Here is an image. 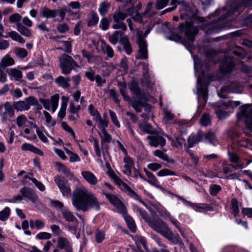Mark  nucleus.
<instances>
[{"label": "nucleus", "instance_id": "53", "mask_svg": "<svg viewBox=\"0 0 252 252\" xmlns=\"http://www.w3.org/2000/svg\"><path fill=\"white\" fill-rule=\"evenodd\" d=\"M238 202L237 200L235 198H233L231 200V212L232 213L236 216L237 215L239 212V207H238Z\"/></svg>", "mask_w": 252, "mask_h": 252}, {"label": "nucleus", "instance_id": "41", "mask_svg": "<svg viewBox=\"0 0 252 252\" xmlns=\"http://www.w3.org/2000/svg\"><path fill=\"white\" fill-rule=\"evenodd\" d=\"M125 37V36H124V37ZM123 37L124 38L121 32L119 31H115L111 35L109 36V39L111 43L115 44L117 43L119 39L121 40V39H122Z\"/></svg>", "mask_w": 252, "mask_h": 252}, {"label": "nucleus", "instance_id": "27", "mask_svg": "<svg viewBox=\"0 0 252 252\" xmlns=\"http://www.w3.org/2000/svg\"><path fill=\"white\" fill-rule=\"evenodd\" d=\"M21 149L23 151H31L40 156L43 155V153L41 150H40L33 145L28 143H25L23 144H22V145L21 146Z\"/></svg>", "mask_w": 252, "mask_h": 252}, {"label": "nucleus", "instance_id": "37", "mask_svg": "<svg viewBox=\"0 0 252 252\" xmlns=\"http://www.w3.org/2000/svg\"><path fill=\"white\" fill-rule=\"evenodd\" d=\"M62 214L63 218L67 221H74L76 220L72 212L66 208L62 209Z\"/></svg>", "mask_w": 252, "mask_h": 252}, {"label": "nucleus", "instance_id": "10", "mask_svg": "<svg viewBox=\"0 0 252 252\" xmlns=\"http://www.w3.org/2000/svg\"><path fill=\"white\" fill-rule=\"evenodd\" d=\"M54 181L63 196L69 197L71 194V189L67 181L63 177L56 176Z\"/></svg>", "mask_w": 252, "mask_h": 252}, {"label": "nucleus", "instance_id": "21", "mask_svg": "<svg viewBox=\"0 0 252 252\" xmlns=\"http://www.w3.org/2000/svg\"><path fill=\"white\" fill-rule=\"evenodd\" d=\"M148 139L149 144L155 147H158V145L163 146L166 143L165 140L159 135L150 136L148 137Z\"/></svg>", "mask_w": 252, "mask_h": 252}, {"label": "nucleus", "instance_id": "43", "mask_svg": "<svg viewBox=\"0 0 252 252\" xmlns=\"http://www.w3.org/2000/svg\"><path fill=\"white\" fill-rule=\"evenodd\" d=\"M30 227L32 229H41L44 227V223L40 220H31Z\"/></svg>", "mask_w": 252, "mask_h": 252}, {"label": "nucleus", "instance_id": "32", "mask_svg": "<svg viewBox=\"0 0 252 252\" xmlns=\"http://www.w3.org/2000/svg\"><path fill=\"white\" fill-rule=\"evenodd\" d=\"M168 139L171 141V144L173 147H179L182 144H185L186 140L182 137H179L174 135V137L168 136Z\"/></svg>", "mask_w": 252, "mask_h": 252}, {"label": "nucleus", "instance_id": "45", "mask_svg": "<svg viewBox=\"0 0 252 252\" xmlns=\"http://www.w3.org/2000/svg\"><path fill=\"white\" fill-rule=\"evenodd\" d=\"M147 177V182L156 187L157 188L160 189H162V188L160 185L157 179L152 173H151L150 175H148Z\"/></svg>", "mask_w": 252, "mask_h": 252}, {"label": "nucleus", "instance_id": "62", "mask_svg": "<svg viewBox=\"0 0 252 252\" xmlns=\"http://www.w3.org/2000/svg\"><path fill=\"white\" fill-rule=\"evenodd\" d=\"M15 54L19 58H24L27 56L28 53L24 48H17L15 49Z\"/></svg>", "mask_w": 252, "mask_h": 252}, {"label": "nucleus", "instance_id": "4", "mask_svg": "<svg viewBox=\"0 0 252 252\" xmlns=\"http://www.w3.org/2000/svg\"><path fill=\"white\" fill-rule=\"evenodd\" d=\"M128 12V13H126L121 11H117L112 15L115 22L112 26L114 29H122L124 31H126L127 28L123 21L125 20L128 15L132 16L134 21L139 22H142L143 16L137 11L131 12V10H129Z\"/></svg>", "mask_w": 252, "mask_h": 252}, {"label": "nucleus", "instance_id": "54", "mask_svg": "<svg viewBox=\"0 0 252 252\" xmlns=\"http://www.w3.org/2000/svg\"><path fill=\"white\" fill-rule=\"evenodd\" d=\"M89 113L93 117L94 121L98 119L100 116L98 111L95 109L92 105H90L88 107Z\"/></svg>", "mask_w": 252, "mask_h": 252}, {"label": "nucleus", "instance_id": "50", "mask_svg": "<svg viewBox=\"0 0 252 252\" xmlns=\"http://www.w3.org/2000/svg\"><path fill=\"white\" fill-rule=\"evenodd\" d=\"M56 81L59 86H61L63 88H67L69 86V80L65 79V78L62 76H60L58 77L56 79Z\"/></svg>", "mask_w": 252, "mask_h": 252}, {"label": "nucleus", "instance_id": "30", "mask_svg": "<svg viewBox=\"0 0 252 252\" xmlns=\"http://www.w3.org/2000/svg\"><path fill=\"white\" fill-rule=\"evenodd\" d=\"M95 121L96 123L97 126L101 131L105 130V128L108 126V121L106 119V114L103 115V118H101V116L96 119Z\"/></svg>", "mask_w": 252, "mask_h": 252}, {"label": "nucleus", "instance_id": "31", "mask_svg": "<svg viewBox=\"0 0 252 252\" xmlns=\"http://www.w3.org/2000/svg\"><path fill=\"white\" fill-rule=\"evenodd\" d=\"M201 140L206 142H208L214 145H215L217 143L216 140V136L215 133L209 132L207 134H204L201 132Z\"/></svg>", "mask_w": 252, "mask_h": 252}, {"label": "nucleus", "instance_id": "34", "mask_svg": "<svg viewBox=\"0 0 252 252\" xmlns=\"http://www.w3.org/2000/svg\"><path fill=\"white\" fill-rule=\"evenodd\" d=\"M14 63L15 62L13 59L8 55H6L1 59L0 66L1 67H5L13 65Z\"/></svg>", "mask_w": 252, "mask_h": 252}, {"label": "nucleus", "instance_id": "23", "mask_svg": "<svg viewBox=\"0 0 252 252\" xmlns=\"http://www.w3.org/2000/svg\"><path fill=\"white\" fill-rule=\"evenodd\" d=\"M204 30L206 31L207 34H211L213 33H216L222 28L220 26V21L217 23H212L207 25L203 27Z\"/></svg>", "mask_w": 252, "mask_h": 252}, {"label": "nucleus", "instance_id": "56", "mask_svg": "<svg viewBox=\"0 0 252 252\" xmlns=\"http://www.w3.org/2000/svg\"><path fill=\"white\" fill-rule=\"evenodd\" d=\"M153 154L155 156L164 161H168L169 159L168 156L159 150H156L153 152Z\"/></svg>", "mask_w": 252, "mask_h": 252}, {"label": "nucleus", "instance_id": "16", "mask_svg": "<svg viewBox=\"0 0 252 252\" xmlns=\"http://www.w3.org/2000/svg\"><path fill=\"white\" fill-rule=\"evenodd\" d=\"M154 208L160 214V215L164 218H168L172 223L180 231H181L180 229L179 226V222L177 220H175L173 217L171 216L170 213L167 211V210L164 208L160 204H156L153 206Z\"/></svg>", "mask_w": 252, "mask_h": 252}, {"label": "nucleus", "instance_id": "57", "mask_svg": "<svg viewBox=\"0 0 252 252\" xmlns=\"http://www.w3.org/2000/svg\"><path fill=\"white\" fill-rule=\"evenodd\" d=\"M126 85L125 84H121L120 85V90L121 94L123 95L124 99L126 101H129L130 100V98L128 97V96L127 95L126 92Z\"/></svg>", "mask_w": 252, "mask_h": 252}, {"label": "nucleus", "instance_id": "22", "mask_svg": "<svg viewBox=\"0 0 252 252\" xmlns=\"http://www.w3.org/2000/svg\"><path fill=\"white\" fill-rule=\"evenodd\" d=\"M81 175L85 181L91 185H95L98 182L96 177L92 172L88 171H83Z\"/></svg>", "mask_w": 252, "mask_h": 252}, {"label": "nucleus", "instance_id": "38", "mask_svg": "<svg viewBox=\"0 0 252 252\" xmlns=\"http://www.w3.org/2000/svg\"><path fill=\"white\" fill-rule=\"evenodd\" d=\"M200 141H202L201 132H199L197 135H191L188 139V147L191 148Z\"/></svg>", "mask_w": 252, "mask_h": 252}, {"label": "nucleus", "instance_id": "20", "mask_svg": "<svg viewBox=\"0 0 252 252\" xmlns=\"http://www.w3.org/2000/svg\"><path fill=\"white\" fill-rule=\"evenodd\" d=\"M22 196L29 200H30L32 203H35L37 200V196L34 193V192L30 189L23 188L20 190Z\"/></svg>", "mask_w": 252, "mask_h": 252}, {"label": "nucleus", "instance_id": "59", "mask_svg": "<svg viewBox=\"0 0 252 252\" xmlns=\"http://www.w3.org/2000/svg\"><path fill=\"white\" fill-rule=\"evenodd\" d=\"M21 19V16L18 13H15L10 16L9 18V22L11 23H20L19 22Z\"/></svg>", "mask_w": 252, "mask_h": 252}, {"label": "nucleus", "instance_id": "12", "mask_svg": "<svg viewBox=\"0 0 252 252\" xmlns=\"http://www.w3.org/2000/svg\"><path fill=\"white\" fill-rule=\"evenodd\" d=\"M239 104L238 101H228L223 103V106L217 107L215 109V113L220 119L225 118L227 115L226 109L229 108H233L238 106Z\"/></svg>", "mask_w": 252, "mask_h": 252}, {"label": "nucleus", "instance_id": "58", "mask_svg": "<svg viewBox=\"0 0 252 252\" xmlns=\"http://www.w3.org/2000/svg\"><path fill=\"white\" fill-rule=\"evenodd\" d=\"M43 115L45 117L46 122L51 126L55 125L56 122L52 120V117L50 114L47 111L43 112Z\"/></svg>", "mask_w": 252, "mask_h": 252}, {"label": "nucleus", "instance_id": "26", "mask_svg": "<svg viewBox=\"0 0 252 252\" xmlns=\"http://www.w3.org/2000/svg\"><path fill=\"white\" fill-rule=\"evenodd\" d=\"M4 112L1 115L3 117L8 116L9 118L12 117L15 114L14 108L11 103L6 102L4 104Z\"/></svg>", "mask_w": 252, "mask_h": 252}, {"label": "nucleus", "instance_id": "42", "mask_svg": "<svg viewBox=\"0 0 252 252\" xmlns=\"http://www.w3.org/2000/svg\"><path fill=\"white\" fill-rule=\"evenodd\" d=\"M101 47L104 53H106L109 57H112L114 54L113 50L112 48L106 44L104 40H101Z\"/></svg>", "mask_w": 252, "mask_h": 252}, {"label": "nucleus", "instance_id": "40", "mask_svg": "<svg viewBox=\"0 0 252 252\" xmlns=\"http://www.w3.org/2000/svg\"><path fill=\"white\" fill-rule=\"evenodd\" d=\"M33 128H35L36 133L41 141L46 143L48 139L45 134V131L43 128H40L36 125H33Z\"/></svg>", "mask_w": 252, "mask_h": 252}, {"label": "nucleus", "instance_id": "1", "mask_svg": "<svg viewBox=\"0 0 252 252\" xmlns=\"http://www.w3.org/2000/svg\"><path fill=\"white\" fill-rule=\"evenodd\" d=\"M72 203L77 210L84 212L91 208L98 210L100 206L95 195L84 186L76 188L74 190Z\"/></svg>", "mask_w": 252, "mask_h": 252}, {"label": "nucleus", "instance_id": "52", "mask_svg": "<svg viewBox=\"0 0 252 252\" xmlns=\"http://www.w3.org/2000/svg\"><path fill=\"white\" fill-rule=\"evenodd\" d=\"M10 210L8 207H5L0 212V220L5 221L7 220L10 215Z\"/></svg>", "mask_w": 252, "mask_h": 252}, {"label": "nucleus", "instance_id": "60", "mask_svg": "<svg viewBox=\"0 0 252 252\" xmlns=\"http://www.w3.org/2000/svg\"><path fill=\"white\" fill-rule=\"evenodd\" d=\"M100 28L103 31L107 30L109 27V20L106 17L102 18L99 23Z\"/></svg>", "mask_w": 252, "mask_h": 252}, {"label": "nucleus", "instance_id": "18", "mask_svg": "<svg viewBox=\"0 0 252 252\" xmlns=\"http://www.w3.org/2000/svg\"><path fill=\"white\" fill-rule=\"evenodd\" d=\"M124 163V169L123 170V173L127 176H131L132 174V169L134 168V162L133 160L128 156H125L123 159Z\"/></svg>", "mask_w": 252, "mask_h": 252}, {"label": "nucleus", "instance_id": "25", "mask_svg": "<svg viewBox=\"0 0 252 252\" xmlns=\"http://www.w3.org/2000/svg\"><path fill=\"white\" fill-rule=\"evenodd\" d=\"M8 74L11 80L19 81L23 77L21 71L16 68H10L8 71Z\"/></svg>", "mask_w": 252, "mask_h": 252}, {"label": "nucleus", "instance_id": "28", "mask_svg": "<svg viewBox=\"0 0 252 252\" xmlns=\"http://www.w3.org/2000/svg\"><path fill=\"white\" fill-rule=\"evenodd\" d=\"M100 137L101 139V144L102 148L106 147V145L111 142L112 138L111 135L106 131V130L101 131L99 133Z\"/></svg>", "mask_w": 252, "mask_h": 252}, {"label": "nucleus", "instance_id": "8", "mask_svg": "<svg viewBox=\"0 0 252 252\" xmlns=\"http://www.w3.org/2000/svg\"><path fill=\"white\" fill-rule=\"evenodd\" d=\"M114 180L122 191L126 193L128 195H130L135 199L139 200L146 207L145 203L141 199L140 196L134 191L132 190L126 183L116 176L114 177Z\"/></svg>", "mask_w": 252, "mask_h": 252}, {"label": "nucleus", "instance_id": "11", "mask_svg": "<svg viewBox=\"0 0 252 252\" xmlns=\"http://www.w3.org/2000/svg\"><path fill=\"white\" fill-rule=\"evenodd\" d=\"M74 64L72 58L66 55H63L60 58V67L63 74H69Z\"/></svg>", "mask_w": 252, "mask_h": 252}, {"label": "nucleus", "instance_id": "13", "mask_svg": "<svg viewBox=\"0 0 252 252\" xmlns=\"http://www.w3.org/2000/svg\"><path fill=\"white\" fill-rule=\"evenodd\" d=\"M137 34L138 38V43L139 47L137 58L140 59H145L147 57V50L146 41L142 38L143 32L137 30Z\"/></svg>", "mask_w": 252, "mask_h": 252}, {"label": "nucleus", "instance_id": "6", "mask_svg": "<svg viewBox=\"0 0 252 252\" xmlns=\"http://www.w3.org/2000/svg\"><path fill=\"white\" fill-rule=\"evenodd\" d=\"M239 121H244L247 127L252 129V106L245 105L240 108L237 114Z\"/></svg>", "mask_w": 252, "mask_h": 252}, {"label": "nucleus", "instance_id": "49", "mask_svg": "<svg viewBox=\"0 0 252 252\" xmlns=\"http://www.w3.org/2000/svg\"><path fill=\"white\" fill-rule=\"evenodd\" d=\"M56 166L59 172L68 175L70 173V170L63 164L57 162L56 163Z\"/></svg>", "mask_w": 252, "mask_h": 252}, {"label": "nucleus", "instance_id": "64", "mask_svg": "<svg viewBox=\"0 0 252 252\" xmlns=\"http://www.w3.org/2000/svg\"><path fill=\"white\" fill-rule=\"evenodd\" d=\"M51 234L46 232H40L36 235V238L39 240L49 239L51 238Z\"/></svg>", "mask_w": 252, "mask_h": 252}, {"label": "nucleus", "instance_id": "46", "mask_svg": "<svg viewBox=\"0 0 252 252\" xmlns=\"http://www.w3.org/2000/svg\"><path fill=\"white\" fill-rule=\"evenodd\" d=\"M17 30L19 32L25 36H30L31 34L30 31L21 23L17 24Z\"/></svg>", "mask_w": 252, "mask_h": 252}, {"label": "nucleus", "instance_id": "7", "mask_svg": "<svg viewBox=\"0 0 252 252\" xmlns=\"http://www.w3.org/2000/svg\"><path fill=\"white\" fill-rule=\"evenodd\" d=\"M180 29L181 31L184 32L189 40V44L190 46L192 45V42L195 39V36L197 34L198 29L197 27L192 26L191 21H186V25L181 24Z\"/></svg>", "mask_w": 252, "mask_h": 252}, {"label": "nucleus", "instance_id": "35", "mask_svg": "<svg viewBox=\"0 0 252 252\" xmlns=\"http://www.w3.org/2000/svg\"><path fill=\"white\" fill-rule=\"evenodd\" d=\"M5 38L8 37H11L13 40L18 41L21 43H25V41L24 38L16 32L11 31L6 33V35L4 36Z\"/></svg>", "mask_w": 252, "mask_h": 252}, {"label": "nucleus", "instance_id": "55", "mask_svg": "<svg viewBox=\"0 0 252 252\" xmlns=\"http://www.w3.org/2000/svg\"><path fill=\"white\" fill-rule=\"evenodd\" d=\"M211 118L210 116L205 114L203 115L200 120V123L201 126H207L210 124Z\"/></svg>", "mask_w": 252, "mask_h": 252}, {"label": "nucleus", "instance_id": "36", "mask_svg": "<svg viewBox=\"0 0 252 252\" xmlns=\"http://www.w3.org/2000/svg\"><path fill=\"white\" fill-rule=\"evenodd\" d=\"M41 13L42 16L47 18H54L57 14V11L51 10L46 7H43L41 9Z\"/></svg>", "mask_w": 252, "mask_h": 252}, {"label": "nucleus", "instance_id": "15", "mask_svg": "<svg viewBox=\"0 0 252 252\" xmlns=\"http://www.w3.org/2000/svg\"><path fill=\"white\" fill-rule=\"evenodd\" d=\"M180 10V18L187 20V18L190 19L195 14V9L194 6L187 5L185 2L181 4Z\"/></svg>", "mask_w": 252, "mask_h": 252}, {"label": "nucleus", "instance_id": "5", "mask_svg": "<svg viewBox=\"0 0 252 252\" xmlns=\"http://www.w3.org/2000/svg\"><path fill=\"white\" fill-rule=\"evenodd\" d=\"M38 104L37 100L33 96H29L24 100L15 101L13 106L17 111H25L29 110L32 106Z\"/></svg>", "mask_w": 252, "mask_h": 252}, {"label": "nucleus", "instance_id": "47", "mask_svg": "<svg viewBox=\"0 0 252 252\" xmlns=\"http://www.w3.org/2000/svg\"><path fill=\"white\" fill-rule=\"evenodd\" d=\"M110 6V3L108 2L104 1L99 4L98 11L101 16H104L107 12V10Z\"/></svg>", "mask_w": 252, "mask_h": 252}, {"label": "nucleus", "instance_id": "48", "mask_svg": "<svg viewBox=\"0 0 252 252\" xmlns=\"http://www.w3.org/2000/svg\"><path fill=\"white\" fill-rule=\"evenodd\" d=\"M28 121L26 116L24 115L19 116L16 120V124L19 127L25 126Z\"/></svg>", "mask_w": 252, "mask_h": 252}, {"label": "nucleus", "instance_id": "19", "mask_svg": "<svg viewBox=\"0 0 252 252\" xmlns=\"http://www.w3.org/2000/svg\"><path fill=\"white\" fill-rule=\"evenodd\" d=\"M179 198L182 200L186 205L190 206L193 209L197 212H203L206 210H210V207L205 204H193L190 202H189L181 197Z\"/></svg>", "mask_w": 252, "mask_h": 252}, {"label": "nucleus", "instance_id": "3", "mask_svg": "<svg viewBox=\"0 0 252 252\" xmlns=\"http://www.w3.org/2000/svg\"><path fill=\"white\" fill-rule=\"evenodd\" d=\"M136 209L143 219L148 222L149 225L152 228L160 233L163 237L169 240L174 243L177 242V239L175 237L173 232L162 221L160 220L149 221L147 214L144 211L141 210L138 207H136Z\"/></svg>", "mask_w": 252, "mask_h": 252}, {"label": "nucleus", "instance_id": "9", "mask_svg": "<svg viewBox=\"0 0 252 252\" xmlns=\"http://www.w3.org/2000/svg\"><path fill=\"white\" fill-rule=\"evenodd\" d=\"M102 194L106 196L118 212L124 213L126 211V207L117 196L113 194L108 193L104 191H102Z\"/></svg>", "mask_w": 252, "mask_h": 252}, {"label": "nucleus", "instance_id": "14", "mask_svg": "<svg viewBox=\"0 0 252 252\" xmlns=\"http://www.w3.org/2000/svg\"><path fill=\"white\" fill-rule=\"evenodd\" d=\"M59 100V95L57 94L52 96L51 99H41L40 101L45 109L50 110L51 108L54 113L58 108Z\"/></svg>", "mask_w": 252, "mask_h": 252}, {"label": "nucleus", "instance_id": "17", "mask_svg": "<svg viewBox=\"0 0 252 252\" xmlns=\"http://www.w3.org/2000/svg\"><path fill=\"white\" fill-rule=\"evenodd\" d=\"M169 0H157L156 3V7L158 9H161L166 6L169 2ZM179 3L178 0H172L171 5L173 6L170 8H166L162 11V14L167 12H169L173 11L177 7V5Z\"/></svg>", "mask_w": 252, "mask_h": 252}, {"label": "nucleus", "instance_id": "2", "mask_svg": "<svg viewBox=\"0 0 252 252\" xmlns=\"http://www.w3.org/2000/svg\"><path fill=\"white\" fill-rule=\"evenodd\" d=\"M195 74L197 76V89L198 97L199 107H203L207 99L208 82L204 73L203 66L200 59L193 56Z\"/></svg>", "mask_w": 252, "mask_h": 252}, {"label": "nucleus", "instance_id": "44", "mask_svg": "<svg viewBox=\"0 0 252 252\" xmlns=\"http://www.w3.org/2000/svg\"><path fill=\"white\" fill-rule=\"evenodd\" d=\"M98 19L97 14L94 12H91L88 19V25L89 26L96 25L98 21Z\"/></svg>", "mask_w": 252, "mask_h": 252}, {"label": "nucleus", "instance_id": "39", "mask_svg": "<svg viewBox=\"0 0 252 252\" xmlns=\"http://www.w3.org/2000/svg\"><path fill=\"white\" fill-rule=\"evenodd\" d=\"M57 247L60 249L66 250L69 248L70 244L66 238L60 237L58 239Z\"/></svg>", "mask_w": 252, "mask_h": 252}, {"label": "nucleus", "instance_id": "51", "mask_svg": "<svg viewBox=\"0 0 252 252\" xmlns=\"http://www.w3.org/2000/svg\"><path fill=\"white\" fill-rule=\"evenodd\" d=\"M121 42L124 44V47L126 53L129 55L132 52V49L128 42L127 37L125 36L124 38H122Z\"/></svg>", "mask_w": 252, "mask_h": 252}, {"label": "nucleus", "instance_id": "61", "mask_svg": "<svg viewBox=\"0 0 252 252\" xmlns=\"http://www.w3.org/2000/svg\"><path fill=\"white\" fill-rule=\"evenodd\" d=\"M24 131L25 134L28 135L27 136H25V137L28 140H34L36 138V136L34 133L32 132L29 128L26 127L24 129Z\"/></svg>", "mask_w": 252, "mask_h": 252}, {"label": "nucleus", "instance_id": "24", "mask_svg": "<svg viewBox=\"0 0 252 252\" xmlns=\"http://www.w3.org/2000/svg\"><path fill=\"white\" fill-rule=\"evenodd\" d=\"M233 66L232 60L230 58H226L221 64L220 69L222 73H228L232 70Z\"/></svg>", "mask_w": 252, "mask_h": 252}, {"label": "nucleus", "instance_id": "63", "mask_svg": "<svg viewBox=\"0 0 252 252\" xmlns=\"http://www.w3.org/2000/svg\"><path fill=\"white\" fill-rule=\"evenodd\" d=\"M174 172L170 171V170L168 169H163L159 171L157 173V175L158 177H163L168 175H174Z\"/></svg>", "mask_w": 252, "mask_h": 252}, {"label": "nucleus", "instance_id": "33", "mask_svg": "<svg viewBox=\"0 0 252 252\" xmlns=\"http://www.w3.org/2000/svg\"><path fill=\"white\" fill-rule=\"evenodd\" d=\"M126 211L124 213H121L124 218L126 222L128 228L132 232H135L136 231V226L135 222L133 219L129 216L126 214Z\"/></svg>", "mask_w": 252, "mask_h": 252}, {"label": "nucleus", "instance_id": "29", "mask_svg": "<svg viewBox=\"0 0 252 252\" xmlns=\"http://www.w3.org/2000/svg\"><path fill=\"white\" fill-rule=\"evenodd\" d=\"M61 99L62 104L60 111L58 113V117L61 119H62L64 117L65 115L66 108L69 99L68 97L65 96H63L61 97Z\"/></svg>", "mask_w": 252, "mask_h": 252}]
</instances>
